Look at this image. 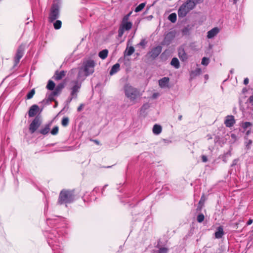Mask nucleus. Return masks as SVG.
<instances>
[{
  "label": "nucleus",
  "mask_w": 253,
  "mask_h": 253,
  "mask_svg": "<svg viewBox=\"0 0 253 253\" xmlns=\"http://www.w3.org/2000/svg\"><path fill=\"white\" fill-rule=\"evenodd\" d=\"M95 62L92 60L84 61L82 66L79 68L77 78L81 81H84L86 77L92 75L94 72Z\"/></svg>",
  "instance_id": "f257e3e1"
},
{
  "label": "nucleus",
  "mask_w": 253,
  "mask_h": 253,
  "mask_svg": "<svg viewBox=\"0 0 253 253\" xmlns=\"http://www.w3.org/2000/svg\"><path fill=\"white\" fill-rule=\"evenodd\" d=\"M200 0H187L179 8L177 13L179 17L183 18L193 10Z\"/></svg>",
  "instance_id": "f03ea898"
},
{
  "label": "nucleus",
  "mask_w": 253,
  "mask_h": 253,
  "mask_svg": "<svg viewBox=\"0 0 253 253\" xmlns=\"http://www.w3.org/2000/svg\"><path fill=\"white\" fill-rule=\"evenodd\" d=\"M75 200V194L73 190L63 189L59 193L57 205H61L72 203Z\"/></svg>",
  "instance_id": "7ed1b4c3"
},
{
  "label": "nucleus",
  "mask_w": 253,
  "mask_h": 253,
  "mask_svg": "<svg viewBox=\"0 0 253 253\" xmlns=\"http://www.w3.org/2000/svg\"><path fill=\"white\" fill-rule=\"evenodd\" d=\"M124 90L125 96L133 104L135 103L136 100L141 96L139 91L129 84H126L124 86Z\"/></svg>",
  "instance_id": "20e7f679"
},
{
  "label": "nucleus",
  "mask_w": 253,
  "mask_h": 253,
  "mask_svg": "<svg viewBox=\"0 0 253 253\" xmlns=\"http://www.w3.org/2000/svg\"><path fill=\"white\" fill-rule=\"evenodd\" d=\"M61 0H54L51 6L48 17V21L53 22L57 19L60 16V8Z\"/></svg>",
  "instance_id": "39448f33"
},
{
  "label": "nucleus",
  "mask_w": 253,
  "mask_h": 253,
  "mask_svg": "<svg viewBox=\"0 0 253 253\" xmlns=\"http://www.w3.org/2000/svg\"><path fill=\"white\" fill-rule=\"evenodd\" d=\"M47 242L49 245L53 250H57L60 248V238L57 231L53 230L47 235Z\"/></svg>",
  "instance_id": "423d86ee"
},
{
  "label": "nucleus",
  "mask_w": 253,
  "mask_h": 253,
  "mask_svg": "<svg viewBox=\"0 0 253 253\" xmlns=\"http://www.w3.org/2000/svg\"><path fill=\"white\" fill-rule=\"evenodd\" d=\"M83 81H81L79 80L77 78V80L76 81H73L71 82V84H73V86L71 88V96L73 97H77V93L79 92V89L81 87L82 83Z\"/></svg>",
  "instance_id": "0eeeda50"
},
{
  "label": "nucleus",
  "mask_w": 253,
  "mask_h": 253,
  "mask_svg": "<svg viewBox=\"0 0 253 253\" xmlns=\"http://www.w3.org/2000/svg\"><path fill=\"white\" fill-rule=\"evenodd\" d=\"M132 26L131 22H122L118 30V37L121 38L123 36L125 31L130 30Z\"/></svg>",
  "instance_id": "6e6552de"
},
{
  "label": "nucleus",
  "mask_w": 253,
  "mask_h": 253,
  "mask_svg": "<svg viewBox=\"0 0 253 253\" xmlns=\"http://www.w3.org/2000/svg\"><path fill=\"white\" fill-rule=\"evenodd\" d=\"M42 124V121L39 117H36L29 126V131L31 133H34L39 127Z\"/></svg>",
  "instance_id": "1a4fd4ad"
},
{
  "label": "nucleus",
  "mask_w": 253,
  "mask_h": 253,
  "mask_svg": "<svg viewBox=\"0 0 253 253\" xmlns=\"http://www.w3.org/2000/svg\"><path fill=\"white\" fill-rule=\"evenodd\" d=\"M24 48L23 45H20L18 48L16 53L14 57V67H16L19 63L20 59L22 57L24 54Z\"/></svg>",
  "instance_id": "9d476101"
},
{
  "label": "nucleus",
  "mask_w": 253,
  "mask_h": 253,
  "mask_svg": "<svg viewBox=\"0 0 253 253\" xmlns=\"http://www.w3.org/2000/svg\"><path fill=\"white\" fill-rule=\"evenodd\" d=\"M235 124L234 117L232 115H228L226 117L224 124L226 127H231Z\"/></svg>",
  "instance_id": "9b49d317"
},
{
  "label": "nucleus",
  "mask_w": 253,
  "mask_h": 253,
  "mask_svg": "<svg viewBox=\"0 0 253 253\" xmlns=\"http://www.w3.org/2000/svg\"><path fill=\"white\" fill-rule=\"evenodd\" d=\"M162 49V48L161 46H157L153 48L151 51L149 52V54L152 58L155 59L161 53Z\"/></svg>",
  "instance_id": "f8f14e48"
},
{
  "label": "nucleus",
  "mask_w": 253,
  "mask_h": 253,
  "mask_svg": "<svg viewBox=\"0 0 253 253\" xmlns=\"http://www.w3.org/2000/svg\"><path fill=\"white\" fill-rule=\"evenodd\" d=\"M178 57L182 61H186L188 59V55L186 53L183 47H180L178 49Z\"/></svg>",
  "instance_id": "ddd939ff"
},
{
  "label": "nucleus",
  "mask_w": 253,
  "mask_h": 253,
  "mask_svg": "<svg viewBox=\"0 0 253 253\" xmlns=\"http://www.w3.org/2000/svg\"><path fill=\"white\" fill-rule=\"evenodd\" d=\"M169 79L168 77H164L159 81V85L160 87L164 88L169 86Z\"/></svg>",
  "instance_id": "4468645a"
},
{
  "label": "nucleus",
  "mask_w": 253,
  "mask_h": 253,
  "mask_svg": "<svg viewBox=\"0 0 253 253\" xmlns=\"http://www.w3.org/2000/svg\"><path fill=\"white\" fill-rule=\"evenodd\" d=\"M219 32V29L217 27L212 28L211 30L208 32L207 38L208 39H212L215 37Z\"/></svg>",
  "instance_id": "2eb2a0df"
},
{
  "label": "nucleus",
  "mask_w": 253,
  "mask_h": 253,
  "mask_svg": "<svg viewBox=\"0 0 253 253\" xmlns=\"http://www.w3.org/2000/svg\"><path fill=\"white\" fill-rule=\"evenodd\" d=\"M39 106L37 105H32L28 112V115L30 117H34L35 115H36L39 110Z\"/></svg>",
  "instance_id": "dca6fc26"
},
{
  "label": "nucleus",
  "mask_w": 253,
  "mask_h": 253,
  "mask_svg": "<svg viewBox=\"0 0 253 253\" xmlns=\"http://www.w3.org/2000/svg\"><path fill=\"white\" fill-rule=\"evenodd\" d=\"M51 124L48 123L45 126L42 127L40 129L39 132L42 135H46L48 134L50 131Z\"/></svg>",
  "instance_id": "f3484780"
},
{
  "label": "nucleus",
  "mask_w": 253,
  "mask_h": 253,
  "mask_svg": "<svg viewBox=\"0 0 253 253\" xmlns=\"http://www.w3.org/2000/svg\"><path fill=\"white\" fill-rule=\"evenodd\" d=\"M55 97H56L52 92L46 94V98L42 100V103L44 104H49L52 101H55Z\"/></svg>",
  "instance_id": "a211bd4d"
},
{
  "label": "nucleus",
  "mask_w": 253,
  "mask_h": 253,
  "mask_svg": "<svg viewBox=\"0 0 253 253\" xmlns=\"http://www.w3.org/2000/svg\"><path fill=\"white\" fill-rule=\"evenodd\" d=\"M55 97H56L52 92L46 94V98L42 100V103L44 104H49L52 101H55Z\"/></svg>",
  "instance_id": "6ab92c4d"
},
{
  "label": "nucleus",
  "mask_w": 253,
  "mask_h": 253,
  "mask_svg": "<svg viewBox=\"0 0 253 253\" xmlns=\"http://www.w3.org/2000/svg\"><path fill=\"white\" fill-rule=\"evenodd\" d=\"M66 72L64 71H56L53 76V78L56 81H59L61 80L63 77H64L66 75Z\"/></svg>",
  "instance_id": "aec40b11"
},
{
  "label": "nucleus",
  "mask_w": 253,
  "mask_h": 253,
  "mask_svg": "<svg viewBox=\"0 0 253 253\" xmlns=\"http://www.w3.org/2000/svg\"><path fill=\"white\" fill-rule=\"evenodd\" d=\"M215 237L217 239L222 238L224 235V231L223 227L221 226L217 227L216 232H215Z\"/></svg>",
  "instance_id": "412c9836"
},
{
  "label": "nucleus",
  "mask_w": 253,
  "mask_h": 253,
  "mask_svg": "<svg viewBox=\"0 0 253 253\" xmlns=\"http://www.w3.org/2000/svg\"><path fill=\"white\" fill-rule=\"evenodd\" d=\"M120 65L119 63H116L115 64V65H114L110 71V75L111 76L112 75H113L114 74L117 73L119 70H120Z\"/></svg>",
  "instance_id": "4be33fe9"
},
{
  "label": "nucleus",
  "mask_w": 253,
  "mask_h": 253,
  "mask_svg": "<svg viewBox=\"0 0 253 253\" xmlns=\"http://www.w3.org/2000/svg\"><path fill=\"white\" fill-rule=\"evenodd\" d=\"M134 51H135V49L133 46H131L128 47L127 46L124 52V55L127 56H130L134 52Z\"/></svg>",
  "instance_id": "5701e85b"
},
{
  "label": "nucleus",
  "mask_w": 253,
  "mask_h": 253,
  "mask_svg": "<svg viewBox=\"0 0 253 253\" xmlns=\"http://www.w3.org/2000/svg\"><path fill=\"white\" fill-rule=\"evenodd\" d=\"M162 130V126L157 124H155L153 127V132L156 135H159L161 133Z\"/></svg>",
  "instance_id": "b1692460"
},
{
  "label": "nucleus",
  "mask_w": 253,
  "mask_h": 253,
  "mask_svg": "<svg viewBox=\"0 0 253 253\" xmlns=\"http://www.w3.org/2000/svg\"><path fill=\"white\" fill-rule=\"evenodd\" d=\"M170 64L175 69H178L180 67L179 60L176 57H174L172 59L170 62Z\"/></svg>",
  "instance_id": "393cba45"
},
{
  "label": "nucleus",
  "mask_w": 253,
  "mask_h": 253,
  "mask_svg": "<svg viewBox=\"0 0 253 253\" xmlns=\"http://www.w3.org/2000/svg\"><path fill=\"white\" fill-rule=\"evenodd\" d=\"M108 51L107 49H103L100 51L98 54L99 57L102 59H105L108 56Z\"/></svg>",
  "instance_id": "a878e982"
},
{
  "label": "nucleus",
  "mask_w": 253,
  "mask_h": 253,
  "mask_svg": "<svg viewBox=\"0 0 253 253\" xmlns=\"http://www.w3.org/2000/svg\"><path fill=\"white\" fill-rule=\"evenodd\" d=\"M55 87V83L52 81L49 80L46 85V88L49 90H53Z\"/></svg>",
  "instance_id": "bb28decb"
},
{
  "label": "nucleus",
  "mask_w": 253,
  "mask_h": 253,
  "mask_svg": "<svg viewBox=\"0 0 253 253\" xmlns=\"http://www.w3.org/2000/svg\"><path fill=\"white\" fill-rule=\"evenodd\" d=\"M177 16L175 13H172L169 15L168 19L172 23H175L176 21Z\"/></svg>",
  "instance_id": "cd10ccee"
},
{
  "label": "nucleus",
  "mask_w": 253,
  "mask_h": 253,
  "mask_svg": "<svg viewBox=\"0 0 253 253\" xmlns=\"http://www.w3.org/2000/svg\"><path fill=\"white\" fill-rule=\"evenodd\" d=\"M62 22L59 20H57L53 23V26L55 29L58 30L61 27Z\"/></svg>",
  "instance_id": "c85d7f7f"
},
{
  "label": "nucleus",
  "mask_w": 253,
  "mask_h": 253,
  "mask_svg": "<svg viewBox=\"0 0 253 253\" xmlns=\"http://www.w3.org/2000/svg\"><path fill=\"white\" fill-rule=\"evenodd\" d=\"M174 35L172 32H169L166 36V41L170 42L174 38Z\"/></svg>",
  "instance_id": "c756f323"
},
{
  "label": "nucleus",
  "mask_w": 253,
  "mask_h": 253,
  "mask_svg": "<svg viewBox=\"0 0 253 253\" xmlns=\"http://www.w3.org/2000/svg\"><path fill=\"white\" fill-rule=\"evenodd\" d=\"M145 6V3H141L139 4L135 9V12H138L141 11Z\"/></svg>",
  "instance_id": "7c9ffc66"
},
{
  "label": "nucleus",
  "mask_w": 253,
  "mask_h": 253,
  "mask_svg": "<svg viewBox=\"0 0 253 253\" xmlns=\"http://www.w3.org/2000/svg\"><path fill=\"white\" fill-rule=\"evenodd\" d=\"M69 122V120L68 117H63L61 121V124L63 126L65 127L68 125Z\"/></svg>",
  "instance_id": "2f4dec72"
},
{
  "label": "nucleus",
  "mask_w": 253,
  "mask_h": 253,
  "mask_svg": "<svg viewBox=\"0 0 253 253\" xmlns=\"http://www.w3.org/2000/svg\"><path fill=\"white\" fill-rule=\"evenodd\" d=\"M35 93V89H32L27 94L26 96V98L27 99H31L34 95Z\"/></svg>",
  "instance_id": "473e14b6"
},
{
  "label": "nucleus",
  "mask_w": 253,
  "mask_h": 253,
  "mask_svg": "<svg viewBox=\"0 0 253 253\" xmlns=\"http://www.w3.org/2000/svg\"><path fill=\"white\" fill-rule=\"evenodd\" d=\"M202 73V70L200 68H197L194 71H193L191 74V76H197L199 75Z\"/></svg>",
  "instance_id": "72a5a7b5"
},
{
  "label": "nucleus",
  "mask_w": 253,
  "mask_h": 253,
  "mask_svg": "<svg viewBox=\"0 0 253 253\" xmlns=\"http://www.w3.org/2000/svg\"><path fill=\"white\" fill-rule=\"evenodd\" d=\"M210 60L207 57H203L202 59L201 64L204 66H207L209 64Z\"/></svg>",
  "instance_id": "f704fd0d"
},
{
  "label": "nucleus",
  "mask_w": 253,
  "mask_h": 253,
  "mask_svg": "<svg viewBox=\"0 0 253 253\" xmlns=\"http://www.w3.org/2000/svg\"><path fill=\"white\" fill-rule=\"evenodd\" d=\"M59 131V127L57 126H54L51 130L50 133L52 135H55L57 134Z\"/></svg>",
  "instance_id": "c9c22d12"
},
{
  "label": "nucleus",
  "mask_w": 253,
  "mask_h": 253,
  "mask_svg": "<svg viewBox=\"0 0 253 253\" xmlns=\"http://www.w3.org/2000/svg\"><path fill=\"white\" fill-rule=\"evenodd\" d=\"M245 144L246 146L248 149H250L251 147V145L252 144V140L251 139H249L248 138H246V141L245 142Z\"/></svg>",
  "instance_id": "e433bc0d"
},
{
  "label": "nucleus",
  "mask_w": 253,
  "mask_h": 253,
  "mask_svg": "<svg viewBox=\"0 0 253 253\" xmlns=\"http://www.w3.org/2000/svg\"><path fill=\"white\" fill-rule=\"evenodd\" d=\"M204 218H205V216H204V214L201 213V214H199L197 216V220L198 222L201 223L204 221Z\"/></svg>",
  "instance_id": "4c0bfd02"
},
{
  "label": "nucleus",
  "mask_w": 253,
  "mask_h": 253,
  "mask_svg": "<svg viewBox=\"0 0 253 253\" xmlns=\"http://www.w3.org/2000/svg\"><path fill=\"white\" fill-rule=\"evenodd\" d=\"M131 14V12H130L128 14L126 15L123 18L122 22H128V20Z\"/></svg>",
  "instance_id": "58836bf2"
},
{
  "label": "nucleus",
  "mask_w": 253,
  "mask_h": 253,
  "mask_svg": "<svg viewBox=\"0 0 253 253\" xmlns=\"http://www.w3.org/2000/svg\"><path fill=\"white\" fill-rule=\"evenodd\" d=\"M252 126V124L250 122H245L242 126V127L244 129H247L248 127Z\"/></svg>",
  "instance_id": "ea45409f"
},
{
  "label": "nucleus",
  "mask_w": 253,
  "mask_h": 253,
  "mask_svg": "<svg viewBox=\"0 0 253 253\" xmlns=\"http://www.w3.org/2000/svg\"><path fill=\"white\" fill-rule=\"evenodd\" d=\"M168 249L167 248H161L158 251V253H167Z\"/></svg>",
  "instance_id": "a19ab883"
},
{
  "label": "nucleus",
  "mask_w": 253,
  "mask_h": 253,
  "mask_svg": "<svg viewBox=\"0 0 253 253\" xmlns=\"http://www.w3.org/2000/svg\"><path fill=\"white\" fill-rule=\"evenodd\" d=\"M56 88L60 89V90H62V89L64 87V84L63 83H60L58 84L56 86Z\"/></svg>",
  "instance_id": "79ce46f5"
},
{
  "label": "nucleus",
  "mask_w": 253,
  "mask_h": 253,
  "mask_svg": "<svg viewBox=\"0 0 253 253\" xmlns=\"http://www.w3.org/2000/svg\"><path fill=\"white\" fill-rule=\"evenodd\" d=\"M201 158H202V160L203 162L206 163L208 161V158L206 156L202 155Z\"/></svg>",
  "instance_id": "37998d69"
},
{
  "label": "nucleus",
  "mask_w": 253,
  "mask_h": 253,
  "mask_svg": "<svg viewBox=\"0 0 253 253\" xmlns=\"http://www.w3.org/2000/svg\"><path fill=\"white\" fill-rule=\"evenodd\" d=\"M54 91H55V92L58 94V95H59V94L61 93L62 90H60V89H58L57 88H56V87L54 88Z\"/></svg>",
  "instance_id": "c03bdc74"
},
{
  "label": "nucleus",
  "mask_w": 253,
  "mask_h": 253,
  "mask_svg": "<svg viewBox=\"0 0 253 253\" xmlns=\"http://www.w3.org/2000/svg\"><path fill=\"white\" fill-rule=\"evenodd\" d=\"M146 42L145 40H142L141 42H139V44L142 46H144L146 44Z\"/></svg>",
  "instance_id": "a18cd8bd"
},
{
  "label": "nucleus",
  "mask_w": 253,
  "mask_h": 253,
  "mask_svg": "<svg viewBox=\"0 0 253 253\" xmlns=\"http://www.w3.org/2000/svg\"><path fill=\"white\" fill-rule=\"evenodd\" d=\"M159 95H160V94H159V93H153V95H152V98H153V99H155V98H156L158 96H159Z\"/></svg>",
  "instance_id": "49530a36"
},
{
  "label": "nucleus",
  "mask_w": 253,
  "mask_h": 253,
  "mask_svg": "<svg viewBox=\"0 0 253 253\" xmlns=\"http://www.w3.org/2000/svg\"><path fill=\"white\" fill-rule=\"evenodd\" d=\"M83 106H84L83 104H81V105L78 107V109H77L78 111H79V112L81 111L82 110V109H83Z\"/></svg>",
  "instance_id": "de8ad7c7"
},
{
  "label": "nucleus",
  "mask_w": 253,
  "mask_h": 253,
  "mask_svg": "<svg viewBox=\"0 0 253 253\" xmlns=\"http://www.w3.org/2000/svg\"><path fill=\"white\" fill-rule=\"evenodd\" d=\"M249 80L248 78H246L244 80V84L245 85H247V84H249Z\"/></svg>",
  "instance_id": "09e8293b"
},
{
  "label": "nucleus",
  "mask_w": 253,
  "mask_h": 253,
  "mask_svg": "<svg viewBox=\"0 0 253 253\" xmlns=\"http://www.w3.org/2000/svg\"><path fill=\"white\" fill-rule=\"evenodd\" d=\"M249 102L253 104V95L251 96L249 98Z\"/></svg>",
  "instance_id": "8fccbe9b"
},
{
  "label": "nucleus",
  "mask_w": 253,
  "mask_h": 253,
  "mask_svg": "<svg viewBox=\"0 0 253 253\" xmlns=\"http://www.w3.org/2000/svg\"><path fill=\"white\" fill-rule=\"evenodd\" d=\"M252 223H253V220H252V219H250L248 221V222H247V225H251Z\"/></svg>",
  "instance_id": "3c124183"
},
{
  "label": "nucleus",
  "mask_w": 253,
  "mask_h": 253,
  "mask_svg": "<svg viewBox=\"0 0 253 253\" xmlns=\"http://www.w3.org/2000/svg\"><path fill=\"white\" fill-rule=\"evenodd\" d=\"M107 186H108V185H107V184H105V185L103 187L102 189V195L103 194V192L104 191L105 188H107Z\"/></svg>",
  "instance_id": "603ef678"
},
{
  "label": "nucleus",
  "mask_w": 253,
  "mask_h": 253,
  "mask_svg": "<svg viewBox=\"0 0 253 253\" xmlns=\"http://www.w3.org/2000/svg\"><path fill=\"white\" fill-rule=\"evenodd\" d=\"M77 70V69H76V68H75V69H72V70L70 71V73H71V74H74V72H76Z\"/></svg>",
  "instance_id": "864d4df0"
},
{
  "label": "nucleus",
  "mask_w": 253,
  "mask_h": 253,
  "mask_svg": "<svg viewBox=\"0 0 253 253\" xmlns=\"http://www.w3.org/2000/svg\"><path fill=\"white\" fill-rule=\"evenodd\" d=\"M75 97H73V96H71L70 97H69L68 99V102H70L73 99V98H75Z\"/></svg>",
  "instance_id": "5fc2aeb1"
},
{
  "label": "nucleus",
  "mask_w": 253,
  "mask_h": 253,
  "mask_svg": "<svg viewBox=\"0 0 253 253\" xmlns=\"http://www.w3.org/2000/svg\"><path fill=\"white\" fill-rule=\"evenodd\" d=\"M236 163H237V161H236V160H234L233 161V163H232V164L231 166H232V167H233V166H234L236 165Z\"/></svg>",
  "instance_id": "6e6d98bb"
},
{
  "label": "nucleus",
  "mask_w": 253,
  "mask_h": 253,
  "mask_svg": "<svg viewBox=\"0 0 253 253\" xmlns=\"http://www.w3.org/2000/svg\"><path fill=\"white\" fill-rule=\"evenodd\" d=\"M52 92L53 94H54L55 96H58V94L55 92V91H54V90L53 91H52Z\"/></svg>",
  "instance_id": "4d7b16f0"
},
{
  "label": "nucleus",
  "mask_w": 253,
  "mask_h": 253,
  "mask_svg": "<svg viewBox=\"0 0 253 253\" xmlns=\"http://www.w3.org/2000/svg\"><path fill=\"white\" fill-rule=\"evenodd\" d=\"M93 141L97 144V145H99L100 144V142L97 140H93Z\"/></svg>",
  "instance_id": "13d9d810"
},
{
  "label": "nucleus",
  "mask_w": 253,
  "mask_h": 253,
  "mask_svg": "<svg viewBox=\"0 0 253 253\" xmlns=\"http://www.w3.org/2000/svg\"><path fill=\"white\" fill-rule=\"evenodd\" d=\"M204 197V195H203L202 196V197H201V198L200 201H199V204H200V203L202 202V200H203V201H204V199H203Z\"/></svg>",
  "instance_id": "bf43d9fd"
},
{
  "label": "nucleus",
  "mask_w": 253,
  "mask_h": 253,
  "mask_svg": "<svg viewBox=\"0 0 253 253\" xmlns=\"http://www.w3.org/2000/svg\"><path fill=\"white\" fill-rule=\"evenodd\" d=\"M204 197V195H203L202 196V197H201V198L200 201H199V204H200V203L202 202V200H203V201H204V199H203Z\"/></svg>",
  "instance_id": "052dcab7"
},
{
  "label": "nucleus",
  "mask_w": 253,
  "mask_h": 253,
  "mask_svg": "<svg viewBox=\"0 0 253 253\" xmlns=\"http://www.w3.org/2000/svg\"><path fill=\"white\" fill-rule=\"evenodd\" d=\"M182 115H179V116H178V120H179V121H181V120H182Z\"/></svg>",
  "instance_id": "680f3d73"
},
{
  "label": "nucleus",
  "mask_w": 253,
  "mask_h": 253,
  "mask_svg": "<svg viewBox=\"0 0 253 253\" xmlns=\"http://www.w3.org/2000/svg\"><path fill=\"white\" fill-rule=\"evenodd\" d=\"M97 188H95L94 189H93V191H97Z\"/></svg>",
  "instance_id": "e2e57ef3"
},
{
  "label": "nucleus",
  "mask_w": 253,
  "mask_h": 253,
  "mask_svg": "<svg viewBox=\"0 0 253 253\" xmlns=\"http://www.w3.org/2000/svg\"><path fill=\"white\" fill-rule=\"evenodd\" d=\"M250 130L248 131L247 132V134H249L250 133Z\"/></svg>",
  "instance_id": "0e129e2a"
},
{
  "label": "nucleus",
  "mask_w": 253,
  "mask_h": 253,
  "mask_svg": "<svg viewBox=\"0 0 253 253\" xmlns=\"http://www.w3.org/2000/svg\"><path fill=\"white\" fill-rule=\"evenodd\" d=\"M46 208L47 209V208H48V206H47H47H46L45 208Z\"/></svg>",
  "instance_id": "69168bd1"
}]
</instances>
